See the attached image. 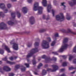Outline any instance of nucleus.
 I'll return each mask as SVG.
<instances>
[{
  "label": "nucleus",
  "mask_w": 76,
  "mask_h": 76,
  "mask_svg": "<svg viewBox=\"0 0 76 76\" xmlns=\"http://www.w3.org/2000/svg\"><path fill=\"white\" fill-rule=\"evenodd\" d=\"M52 66L53 67L54 69H51L50 68H48L47 70H45V69H43L42 71V75L43 76L44 75H45L47 74V72H56V70H57L58 69V67L57 66V65H52Z\"/></svg>",
  "instance_id": "1"
},
{
  "label": "nucleus",
  "mask_w": 76,
  "mask_h": 76,
  "mask_svg": "<svg viewBox=\"0 0 76 76\" xmlns=\"http://www.w3.org/2000/svg\"><path fill=\"white\" fill-rule=\"evenodd\" d=\"M39 4L38 3L36 2L34 5L33 10L34 11L38 10V14L39 15H41L42 13L43 8L42 7H39Z\"/></svg>",
  "instance_id": "2"
},
{
  "label": "nucleus",
  "mask_w": 76,
  "mask_h": 76,
  "mask_svg": "<svg viewBox=\"0 0 76 76\" xmlns=\"http://www.w3.org/2000/svg\"><path fill=\"white\" fill-rule=\"evenodd\" d=\"M68 41V38H64V41L63 42V44L64 45L62 46L61 48L58 50V52L59 53H61L63 52L64 50L67 49L68 45L66 44Z\"/></svg>",
  "instance_id": "3"
},
{
  "label": "nucleus",
  "mask_w": 76,
  "mask_h": 76,
  "mask_svg": "<svg viewBox=\"0 0 76 76\" xmlns=\"http://www.w3.org/2000/svg\"><path fill=\"white\" fill-rule=\"evenodd\" d=\"M38 51L39 50L38 49V48H35L34 49H32L30 51V53H28L26 57V59L28 62L29 61V58H30V57H32V56H33V55L34 53L38 52Z\"/></svg>",
  "instance_id": "4"
},
{
  "label": "nucleus",
  "mask_w": 76,
  "mask_h": 76,
  "mask_svg": "<svg viewBox=\"0 0 76 76\" xmlns=\"http://www.w3.org/2000/svg\"><path fill=\"white\" fill-rule=\"evenodd\" d=\"M60 16L59 15H57L56 16V19L57 20H60V22H62L64 20V17L63 15V14L60 13Z\"/></svg>",
  "instance_id": "5"
},
{
  "label": "nucleus",
  "mask_w": 76,
  "mask_h": 76,
  "mask_svg": "<svg viewBox=\"0 0 76 76\" xmlns=\"http://www.w3.org/2000/svg\"><path fill=\"white\" fill-rule=\"evenodd\" d=\"M42 46L43 47V48L45 49L48 48L50 47L49 46V43L46 40H43L42 43Z\"/></svg>",
  "instance_id": "6"
},
{
  "label": "nucleus",
  "mask_w": 76,
  "mask_h": 76,
  "mask_svg": "<svg viewBox=\"0 0 76 76\" xmlns=\"http://www.w3.org/2000/svg\"><path fill=\"white\" fill-rule=\"evenodd\" d=\"M42 58L45 59V63H49L51 60H52V59L50 58V57H47V56L45 55H43L42 57Z\"/></svg>",
  "instance_id": "7"
},
{
  "label": "nucleus",
  "mask_w": 76,
  "mask_h": 76,
  "mask_svg": "<svg viewBox=\"0 0 76 76\" xmlns=\"http://www.w3.org/2000/svg\"><path fill=\"white\" fill-rule=\"evenodd\" d=\"M7 25L4 23H0V29H7Z\"/></svg>",
  "instance_id": "8"
},
{
  "label": "nucleus",
  "mask_w": 76,
  "mask_h": 76,
  "mask_svg": "<svg viewBox=\"0 0 76 76\" xmlns=\"http://www.w3.org/2000/svg\"><path fill=\"white\" fill-rule=\"evenodd\" d=\"M30 23H31V25H33L35 23V20L34 17H31L29 19Z\"/></svg>",
  "instance_id": "9"
},
{
  "label": "nucleus",
  "mask_w": 76,
  "mask_h": 76,
  "mask_svg": "<svg viewBox=\"0 0 76 76\" xmlns=\"http://www.w3.org/2000/svg\"><path fill=\"white\" fill-rule=\"evenodd\" d=\"M69 3L71 7L73 6L74 5H76V0H72L71 2L69 1Z\"/></svg>",
  "instance_id": "10"
},
{
  "label": "nucleus",
  "mask_w": 76,
  "mask_h": 76,
  "mask_svg": "<svg viewBox=\"0 0 76 76\" xmlns=\"http://www.w3.org/2000/svg\"><path fill=\"white\" fill-rule=\"evenodd\" d=\"M12 44H13L12 46L13 48L15 50H18V45L16 43H13Z\"/></svg>",
  "instance_id": "11"
},
{
  "label": "nucleus",
  "mask_w": 76,
  "mask_h": 76,
  "mask_svg": "<svg viewBox=\"0 0 76 76\" xmlns=\"http://www.w3.org/2000/svg\"><path fill=\"white\" fill-rule=\"evenodd\" d=\"M4 70H5L6 72H10L11 70V69L7 66H4L3 67Z\"/></svg>",
  "instance_id": "12"
},
{
  "label": "nucleus",
  "mask_w": 76,
  "mask_h": 76,
  "mask_svg": "<svg viewBox=\"0 0 76 76\" xmlns=\"http://www.w3.org/2000/svg\"><path fill=\"white\" fill-rule=\"evenodd\" d=\"M51 8H52L51 5V4H48L47 7V11L48 13L50 12Z\"/></svg>",
  "instance_id": "13"
},
{
  "label": "nucleus",
  "mask_w": 76,
  "mask_h": 76,
  "mask_svg": "<svg viewBox=\"0 0 76 76\" xmlns=\"http://www.w3.org/2000/svg\"><path fill=\"white\" fill-rule=\"evenodd\" d=\"M22 11L23 12V13L25 14L27 13L28 12V9L26 7H23L22 9Z\"/></svg>",
  "instance_id": "14"
},
{
  "label": "nucleus",
  "mask_w": 76,
  "mask_h": 76,
  "mask_svg": "<svg viewBox=\"0 0 76 76\" xmlns=\"http://www.w3.org/2000/svg\"><path fill=\"white\" fill-rule=\"evenodd\" d=\"M42 4L43 6L44 7H46V6H47V1L46 0H43Z\"/></svg>",
  "instance_id": "15"
},
{
  "label": "nucleus",
  "mask_w": 76,
  "mask_h": 76,
  "mask_svg": "<svg viewBox=\"0 0 76 76\" xmlns=\"http://www.w3.org/2000/svg\"><path fill=\"white\" fill-rule=\"evenodd\" d=\"M0 7L1 9L3 10L4 9H5V4H0Z\"/></svg>",
  "instance_id": "16"
},
{
  "label": "nucleus",
  "mask_w": 76,
  "mask_h": 76,
  "mask_svg": "<svg viewBox=\"0 0 76 76\" xmlns=\"http://www.w3.org/2000/svg\"><path fill=\"white\" fill-rule=\"evenodd\" d=\"M68 32L66 33H71V34H73V35H76V33L72 31H71V30L69 28H68Z\"/></svg>",
  "instance_id": "17"
},
{
  "label": "nucleus",
  "mask_w": 76,
  "mask_h": 76,
  "mask_svg": "<svg viewBox=\"0 0 76 76\" xmlns=\"http://www.w3.org/2000/svg\"><path fill=\"white\" fill-rule=\"evenodd\" d=\"M4 48L5 50L7 51L8 53H10V49L7 46H5Z\"/></svg>",
  "instance_id": "18"
},
{
  "label": "nucleus",
  "mask_w": 76,
  "mask_h": 76,
  "mask_svg": "<svg viewBox=\"0 0 76 76\" xmlns=\"http://www.w3.org/2000/svg\"><path fill=\"white\" fill-rule=\"evenodd\" d=\"M15 14L16 13L15 12L11 13V15L12 16V17L13 18V19H14L15 17H16L15 15Z\"/></svg>",
  "instance_id": "19"
},
{
  "label": "nucleus",
  "mask_w": 76,
  "mask_h": 76,
  "mask_svg": "<svg viewBox=\"0 0 76 76\" xmlns=\"http://www.w3.org/2000/svg\"><path fill=\"white\" fill-rule=\"evenodd\" d=\"M7 23L10 25H14V23L12 21H9Z\"/></svg>",
  "instance_id": "20"
},
{
  "label": "nucleus",
  "mask_w": 76,
  "mask_h": 76,
  "mask_svg": "<svg viewBox=\"0 0 76 76\" xmlns=\"http://www.w3.org/2000/svg\"><path fill=\"white\" fill-rule=\"evenodd\" d=\"M71 19V17L68 13L66 14V19L69 20Z\"/></svg>",
  "instance_id": "21"
},
{
  "label": "nucleus",
  "mask_w": 76,
  "mask_h": 76,
  "mask_svg": "<svg viewBox=\"0 0 76 76\" xmlns=\"http://www.w3.org/2000/svg\"><path fill=\"white\" fill-rule=\"evenodd\" d=\"M7 63L13 65L15 64V62H12L9 61H7Z\"/></svg>",
  "instance_id": "22"
},
{
  "label": "nucleus",
  "mask_w": 76,
  "mask_h": 76,
  "mask_svg": "<svg viewBox=\"0 0 76 76\" xmlns=\"http://www.w3.org/2000/svg\"><path fill=\"white\" fill-rule=\"evenodd\" d=\"M20 67V65H17L15 66V68L16 69V70H18L19 69Z\"/></svg>",
  "instance_id": "23"
},
{
  "label": "nucleus",
  "mask_w": 76,
  "mask_h": 76,
  "mask_svg": "<svg viewBox=\"0 0 76 76\" xmlns=\"http://www.w3.org/2000/svg\"><path fill=\"white\" fill-rule=\"evenodd\" d=\"M4 14H3V12H0V17H2V18H4Z\"/></svg>",
  "instance_id": "24"
},
{
  "label": "nucleus",
  "mask_w": 76,
  "mask_h": 76,
  "mask_svg": "<svg viewBox=\"0 0 76 76\" xmlns=\"http://www.w3.org/2000/svg\"><path fill=\"white\" fill-rule=\"evenodd\" d=\"M17 15H18V18H20V13L18 11L17 12Z\"/></svg>",
  "instance_id": "25"
},
{
  "label": "nucleus",
  "mask_w": 76,
  "mask_h": 76,
  "mask_svg": "<svg viewBox=\"0 0 76 76\" xmlns=\"http://www.w3.org/2000/svg\"><path fill=\"white\" fill-rule=\"evenodd\" d=\"M73 58V56L71 55H70L69 57V61H71Z\"/></svg>",
  "instance_id": "26"
},
{
  "label": "nucleus",
  "mask_w": 76,
  "mask_h": 76,
  "mask_svg": "<svg viewBox=\"0 0 76 76\" xmlns=\"http://www.w3.org/2000/svg\"><path fill=\"white\" fill-rule=\"evenodd\" d=\"M4 53V50L1 49H0V54H3Z\"/></svg>",
  "instance_id": "27"
},
{
  "label": "nucleus",
  "mask_w": 76,
  "mask_h": 76,
  "mask_svg": "<svg viewBox=\"0 0 76 76\" xmlns=\"http://www.w3.org/2000/svg\"><path fill=\"white\" fill-rule=\"evenodd\" d=\"M22 67H23V68L21 69L22 72H24V71H25V70H26V68L23 66H22Z\"/></svg>",
  "instance_id": "28"
},
{
  "label": "nucleus",
  "mask_w": 76,
  "mask_h": 76,
  "mask_svg": "<svg viewBox=\"0 0 76 76\" xmlns=\"http://www.w3.org/2000/svg\"><path fill=\"white\" fill-rule=\"evenodd\" d=\"M42 64L41 63H40L39 65H38V66L37 67L38 69H39L41 68V67H42Z\"/></svg>",
  "instance_id": "29"
},
{
  "label": "nucleus",
  "mask_w": 76,
  "mask_h": 76,
  "mask_svg": "<svg viewBox=\"0 0 76 76\" xmlns=\"http://www.w3.org/2000/svg\"><path fill=\"white\" fill-rule=\"evenodd\" d=\"M33 65H35L37 64V62H36V61H35V59H33Z\"/></svg>",
  "instance_id": "30"
},
{
  "label": "nucleus",
  "mask_w": 76,
  "mask_h": 76,
  "mask_svg": "<svg viewBox=\"0 0 76 76\" xmlns=\"http://www.w3.org/2000/svg\"><path fill=\"white\" fill-rule=\"evenodd\" d=\"M67 65V63L66 62L63 63L62 64V66L63 67H64V66H66Z\"/></svg>",
  "instance_id": "31"
},
{
  "label": "nucleus",
  "mask_w": 76,
  "mask_h": 76,
  "mask_svg": "<svg viewBox=\"0 0 76 76\" xmlns=\"http://www.w3.org/2000/svg\"><path fill=\"white\" fill-rule=\"evenodd\" d=\"M34 45L35 47H36L37 46H38L39 45V42H35Z\"/></svg>",
  "instance_id": "32"
},
{
  "label": "nucleus",
  "mask_w": 76,
  "mask_h": 76,
  "mask_svg": "<svg viewBox=\"0 0 76 76\" xmlns=\"http://www.w3.org/2000/svg\"><path fill=\"white\" fill-rule=\"evenodd\" d=\"M55 44H56V42L55 41H53L52 43L51 46L53 47L55 45Z\"/></svg>",
  "instance_id": "33"
},
{
  "label": "nucleus",
  "mask_w": 76,
  "mask_h": 76,
  "mask_svg": "<svg viewBox=\"0 0 76 76\" xmlns=\"http://www.w3.org/2000/svg\"><path fill=\"white\" fill-rule=\"evenodd\" d=\"M46 30L45 29H40L39 31V32L40 33H41L42 32H45V31Z\"/></svg>",
  "instance_id": "34"
},
{
  "label": "nucleus",
  "mask_w": 76,
  "mask_h": 76,
  "mask_svg": "<svg viewBox=\"0 0 76 76\" xmlns=\"http://www.w3.org/2000/svg\"><path fill=\"white\" fill-rule=\"evenodd\" d=\"M73 69H76V67L74 68L72 66L69 68V70H73Z\"/></svg>",
  "instance_id": "35"
},
{
  "label": "nucleus",
  "mask_w": 76,
  "mask_h": 76,
  "mask_svg": "<svg viewBox=\"0 0 76 76\" xmlns=\"http://www.w3.org/2000/svg\"><path fill=\"white\" fill-rule=\"evenodd\" d=\"M7 7L8 8H10L12 7V5L10 4H7Z\"/></svg>",
  "instance_id": "36"
},
{
  "label": "nucleus",
  "mask_w": 76,
  "mask_h": 76,
  "mask_svg": "<svg viewBox=\"0 0 76 76\" xmlns=\"http://www.w3.org/2000/svg\"><path fill=\"white\" fill-rule=\"evenodd\" d=\"M64 4H65V3L63 2V3H61V6H64V10H65L64 8H66V6L64 5Z\"/></svg>",
  "instance_id": "37"
},
{
  "label": "nucleus",
  "mask_w": 76,
  "mask_h": 76,
  "mask_svg": "<svg viewBox=\"0 0 76 76\" xmlns=\"http://www.w3.org/2000/svg\"><path fill=\"white\" fill-rule=\"evenodd\" d=\"M24 65L26 66V67H29V64L25 63Z\"/></svg>",
  "instance_id": "38"
},
{
  "label": "nucleus",
  "mask_w": 76,
  "mask_h": 76,
  "mask_svg": "<svg viewBox=\"0 0 76 76\" xmlns=\"http://www.w3.org/2000/svg\"><path fill=\"white\" fill-rule=\"evenodd\" d=\"M32 46V43H29L28 45H27V47H31Z\"/></svg>",
  "instance_id": "39"
},
{
  "label": "nucleus",
  "mask_w": 76,
  "mask_h": 76,
  "mask_svg": "<svg viewBox=\"0 0 76 76\" xmlns=\"http://www.w3.org/2000/svg\"><path fill=\"white\" fill-rule=\"evenodd\" d=\"M47 39L48 41V42H51V39L50 38L48 37L47 38Z\"/></svg>",
  "instance_id": "40"
},
{
  "label": "nucleus",
  "mask_w": 76,
  "mask_h": 76,
  "mask_svg": "<svg viewBox=\"0 0 76 76\" xmlns=\"http://www.w3.org/2000/svg\"><path fill=\"white\" fill-rule=\"evenodd\" d=\"M52 53H53V54H54V55H58V53H57V52H52Z\"/></svg>",
  "instance_id": "41"
},
{
  "label": "nucleus",
  "mask_w": 76,
  "mask_h": 76,
  "mask_svg": "<svg viewBox=\"0 0 76 76\" xmlns=\"http://www.w3.org/2000/svg\"><path fill=\"white\" fill-rule=\"evenodd\" d=\"M15 75L13 73H9V76H13Z\"/></svg>",
  "instance_id": "42"
},
{
  "label": "nucleus",
  "mask_w": 76,
  "mask_h": 76,
  "mask_svg": "<svg viewBox=\"0 0 76 76\" xmlns=\"http://www.w3.org/2000/svg\"><path fill=\"white\" fill-rule=\"evenodd\" d=\"M52 59L55 61H57V58H55L54 57H53L52 58Z\"/></svg>",
  "instance_id": "43"
},
{
  "label": "nucleus",
  "mask_w": 76,
  "mask_h": 76,
  "mask_svg": "<svg viewBox=\"0 0 76 76\" xmlns=\"http://www.w3.org/2000/svg\"><path fill=\"white\" fill-rule=\"evenodd\" d=\"M61 56L64 59H66V58H67V56Z\"/></svg>",
  "instance_id": "44"
},
{
  "label": "nucleus",
  "mask_w": 76,
  "mask_h": 76,
  "mask_svg": "<svg viewBox=\"0 0 76 76\" xmlns=\"http://www.w3.org/2000/svg\"><path fill=\"white\" fill-rule=\"evenodd\" d=\"M3 60L4 61H7V57H6L5 58L3 59Z\"/></svg>",
  "instance_id": "45"
},
{
  "label": "nucleus",
  "mask_w": 76,
  "mask_h": 76,
  "mask_svg": "<svg viewBox=\"0 0 76 76\" xmlns=\"http://www.w3.org/2000/svg\"><path fill=\"white\" fill-rule=\"evenodd\" d=\"M52 14L53 15V16H54V10H52Z\"/></svg>",
  "instance_id": "46"
},
{
  "label": "nucleus",
  "mask_w": 76,
  "mask_h": 76,
  "mask_svg": "<svg viewBox=\"0 0 76 76\" xmlns=\"http://www.w3.org/2000/svg\"><path fill=\"white\" fill-rule=\"evenodd\" d=\"M10 59V60L11 61H12V60H13V57H11L10 58H9Z\"/></svg>",
  "instance_id": "47"
},
{
  "label": "nucleus",
  "mask_w": 76,
  "mask_h": 76,
  "mask_svg": "<svg viewBox=\"0 0 76 76\" xmlns=\"http://www.w3.org/2000/svg\"><path fill=\"white\" fill-rule=\"evenodd\" d=\"M55 37H58V33H56L55 35Z\"/></svg>",
  "instance_id": "48"
},
{
  "label": "nucleus",
  "mask_w": 76,
  "mask_h": 76,
  "mask_svg": "<svg viewBox=\"0 0 76 76\" xmlns=\"http://www.w3.org/2000/svg\"><path fill=\"white\" fill-rule=\"evenodd\" d=\"M73 63L74 64H76V59H74L73 61Z\"/></svg>",
  "instance_id": "49"
},
{
  "label": "nucleus",
  "mask_w": 76,
  "mask_h": 76,
  "mask_svg": "<svg viewBox=\"0 0 76 76\" xmlns=\"http://www.w3.org/2000/svg\"><path fill=\"white\" fill-rule=\"evenodd\" d=\"M28 1L29 3H31V2L32 1V0H28Z\"/></svg>",
  "instance_id": "50"
},
{
  "label": "nucleus",
  "mask_w": 76,
  "mask_h": 76,
  "mask_svg": "<svg viewBox=\"0 0 76 76\" xmlns=\"http://www.w3.org/2000/svg\"><path fill=\"white\" fill-rule=\"evenodd\" d=\"M4 13H7V12H8V10H7V9H6V10H4Z\"/></svg>",
  "instance_id": "51"
},
{
  "label": "nucleus",
  "mask_w": 76,
  "mask_h": 76,
  "mask_svg": "<svg viewBox=\"0 0 76 76\" xmlns=\"http://www.w3.org/2000/svg\"><path fill=\"white\" fill-rule=\"evenodd\" d=\"M60 71H61V72H64V69H61L60 70Z\"/></svg>",
  "instance_id": "52"
},
{
  "label": "nucleus",
  "mask_w": 76,
  "mask_h": 76,
  "mask_svg": "<svg viewBox=\"0 0 76 76\" xmlns=\"http://www.w3.org/2000/svg\"><path fill=\"white\" fill-rule=\"evenodd\" d=\"M34 73L36 75H38V73H37V72H34Z\"/></svg>",
  "instance_id": "53"
},
{
  "label": "nucleus",
  "mask_w": 76,
  "mask_h": 76,
  "mask_svg": "<svg viewBox=\"0 0 76 76\" xmlns=\"http://www.w3.org/2000/svg\"><path fill=\"white\" fill-rule=\"evenodd\" d=\"M43 19H45V15H43Z\"/></svg>",
  "instance_id": "54"
},
{
  "label": "nucleus",
  "mask_w": 76,
  "mask_h": 76,
  "mask_svg": "<svg viewBox=\"0 0 76 76\" xmlns=\"http://www.w3.org/2000/svg\"><path fill=\"white\" fill-rule=\"evenodd\" d=\"M60 76H66V75H65V74H63L61 75Z\"/></svg>",
  "instance_id": "55"
},
{
  "label": "nucleus",
  "mask_w": 76,
  "mask_h": 76,
  "mask_svg": "<svg viewBox=\"0 0 76 76\" xmlns=\"http://www.w3.org/2000/svg\"><path fill=\"white\" fill-rule=\"evenodd\" d=\"M48 67V64H45V65L44 67H45V68H46V67Z\"/></svg>",
  "instance_id": "56"
},
{
  "label": "nucleus",
  "mask_w": 76,
  "mask_h": 76,
  "mask_svg": "<svg viewBox=\"0 0 76 76\" xmlns=\"http://www.w3.org/2000/svg\"><path fill=\"white\" fill-rule=\"evenodd\" d=\"M46 20H49V19H50V17H49V15H48V17L46 19Z\"/></svg>",
  "instance_id": "57"
},
{
  "label": "nucleus",
  "mask_w": 76,
  "mask_h": 76,
  "mask_svg": "<svg viewBox=\"0 0 76 76\" xmlns=\"http://www.w3.org/2000/svg\"><path fill=\"white\" fill-rule=\"evenodd\" d=\"M57 3V1L56 0H55L53 1V3L54 4H55V3Z\"/></svg>",
  "instance_id": "58"
},
{
  "label": "nucleus",
  "mask_w": 76,
  "mask_h": 76,
  "mask_svg": "<svg viewBox=\"0 0 76 76\" xmlns=\"http://www.w3.org/2000/svg\"><path fill=\"white\" fill-rule=\"evenodd\" d=\"M1 69H2L1 68H0V72L1 73H3V71H1Z\"/></svg>",
  "instance_id": "59"
},
{
  "label": "nucleus",
  "mask_w": 76,
  "mask_h": 76,
  "mask_svg": "<svg viewBox=\"0 0 76 76\" xmlns=\"http://www.w3.org/2000/svg\"><path fill=\"white\" fill-rule=\"evenodd\" d=\"M75 72H76V71H75L74 72H71V73H72V74H73V73H75Z\"/></svg>",
  "instance_id": "60"
},
{
  "label": "nucleus",
  "mask_w": 76,
  "mask_h": 76,
  "mask_svg": "<svg viewBox=\"0 0 76 76\" xmlns=\"http://www.w3.org/2000/svg\"><path fill=\"white\" fill-rule=\"evenodd\" d=\"M12 1V2L13 1H17V0H11Z\"/></svg>",
  "instance_id": "61"
},
{
  "label": "nucleus",
  "mask_w": 76,
  "mask_h": 76,
  "mask_svg": "<svg viewBox=\"0 0 76 76\" xmlns=\"http://www.w3.org/2000/svg\"><path fill=\"white\" fill-rule=\"evenodd\" d=\"M73 26H74L76 27V23H74Z\"/></svg>",
  "instance_id": "62"
},
{
  "label": "nucleus",
  "mask_w": 76,
  "mask_h": 76,
  "mask_svg": "<svg viewBox=\"0 0 76 76\" xmlns=\"http://www.w3.org/2000/svg\"><path fill=\"white\" fill-rule=\"evenodd\" d=\"M37 41H39V39H37Z\"/></svg>",
  "instance_id": "63"
},
{
  "label": "nucleus",
  "mask_w": 76,
  "mask_h": 76,
  "mask_svg": "<svg viewBox=\"0 0 76 76\" xmlns=\"http://www.w3.org/2000/svg\"><path fill=\"white\" fill-rule=\"evenodd\" d=\"M63 32H66V30H63Z\"/></svg>",
  "instance_id": "64"
}]
</instances>
